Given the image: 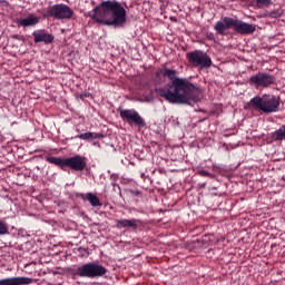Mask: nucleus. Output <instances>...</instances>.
I'll use <instances>...</instances> for the list:
<instances>
[{"instance_id":"obj_1","label":"nucleus","mask_w":285,"mask_h":285,"mask_svg":"<svg viewBox=\"0 0 285 285\" xmlns=\"http://www.w3.org/2000/svg\"><path fill=\"white\" fill-rule=\"evenodd\" d=\"M157 77H167L171 83L157 89L159 97L169 104H183L193 106L204 99V90L188 81L186 78L177 77L179 73L175 69L161 68L157 71Z\"/></svg>"},{"instance_id":"obj_2","label":"nucleus","mask_w":285,"mask_h":285,"mask_svg":"<svg viewBox=\"0 0 285 285\" xmlns=\"http://www.w3.org/2000/svg\"><path fill=\"white\" fill-rule=\"evenodd\" d=\"M89 17L96 23L112 26L114 28H124L127 21L126 8L116 0L101 1L95 9L89 11Z\"/></svg>"},{"instance_id":"obj_3","label":"nucleus","mask_w":285,"mask_h":285,"mask_svg":"<svg viewBox=\"0 0 285 285\" xmlns=\"http://www.w3.org/2000/svg\"><path fill=\"white\" fill-rule=\"evenodd\" d=\"M249 106L253 110L271 115V112H279L281 99L273 95L255 96L250 99Z\"/></svg>"},{"instance_id":"obj_4","label":"nucleus","mask_w":285,"mask_h":285,"mask_svg":"<svg viewBox=\"0 0 285 285\" xmlns=\"http://www.w3.org/2000/svg\"><path fill=\"white\" fill-rule=\"evenodd\" d=\"M46 161L53 164L55 166H59L62 170L68 167L71 170H76V173H81V170L86 168V160H83V157L79 155L69 158L48 156Z\"/></svg>"},{"instance_id":"obj_5","label":"nucleus","mask_w":285,"mask_h":285,"mask_svg":"<svg viewBox=\"0 0 285 285\" xmlns=\"http://www.w3.org/2000/svg\"><path fill=\"white\" fill-rule=\"evenodd\" d=\"M108 273V269L98 263H87L77 268V275L79 277H104Z\"/></svg>"},{"instance_id":"obj_6","label":"nucleus","mask_w":285,"mask_h":285,"mask_svg":"<svg viewBox=\"0 0 285 285\" xmlns=\"http://www.w3.org/2000/svg\"><path fill=\"white\" fill-rule=\"evenodd\" d=\"M275 81H277V78H275L274 75H271L268 72L258 71L257 73L249 77L248 83L252 86V88H271V86H275Z\"/></svg>"},{"instance_id":"obj_7","label":"nucleus","mask_w":285,"mask_h":285,"mask_svg":"<svg viewBox=\"0 0 285 285\" xmlns=\"http://www.w3.org/2000/svg\"><path fill=\"white\" fill-rule=\"evenodd\" d=\"M186 58L188 59L189 63L194 66V68H199L200 70L204 68H210V66H213L210 56L202 50L187 52Z\"/></svg>"},{"instance_id":"obj_8","label":"nucleus","mask_w":285,"mask_h":285,"mask_svg":"<svg viewBox=\"0 0 285 285\" xmlns=\"http://www.w3.org/2000/svg\"><path fill=\"white\" fill-rule=\"evenodd\" d=\"M72 14H75V12L70 7H68L67 4L60 3V4H53L48 7L47 13L45 14V17H52L58 21H63V20L72 19Z\"/></svg>"},{"instance_id":"obj_9","label":"nucleus","mask_w":285,"mask_h":285,"mask_svg":"<svg viewBox=\"0 0 285 285\" xmlns=\"http://www.w3.org/2000/svg\"><path fill=\"white\" fill-rule=\"evenodd\" d=\"M120 117L122 121L128 124L129 126L135 124V126H139L140 128H144L146 126V122H144V118L137 112L135 109H121L120 110Z\"/></svg>"},{"instance_id":"obj_10","label":"nucleus","mask_w":285,"mask_h":285,"mask_svg":"<svg viewBox=\"0 0 285 285\" xmlns=\"http://www.w3.org/2000/svg\"><path fill=\"white\" fill-rule=\"evenodd\" d=\"M232 28H234L235 32H238V35H253V32L257 30V26L244 22L237 19V17L232 18Z\"/></svg>"},{"instance_id":"obj_11","label":"nucleus","mask_w":285,"mask_h":285,"mask_svg":"<svg viewBox=\"0 0 285 285\" xmlns=\"http://www.w3.org/2000/svg\"><path fill=\"white\" fill-rule=\"evenodd\" d=\"M35 43H52L55 36L46 30H37L32 33Z\"/></svg>"},{"instance_id":"obj_12","label":"nucleus","mask_w":285,"mask_h":285,"mask_svg":"<svg viewBox=\"0 0 285 285\" xmlns=\"http://www.w3.org/2000/svg\"><path fill=\"white\" fill-rule=\"evenodd\" d=\"M32 284V278L30 277H9L0 279V285H28Z\"/></svg>"},{"instance_id":"obj_13","label":"nucleus","mask_w":285,"mask_h":285,"mask_svg":"<svg viewBox=\"0 0 285 285\" xmlns=\"http://www.w3.org/2000/svg\"><path fill=\"white\" fill-rule=\"evenodd\" d=\"M229 28H233V18L230 17H224L223 21H217L214 26L217 35H224L225 30H229Z\"/></svg>"},{"instance_id":"obj_14","label":"nucleus","mask_w":285,"mask_h":285,"mask_svg":"<svg viewBox=\"0 0 285 285\" xmlns=\"http://www.w3.org/2000/svg\"><path fill=\"white\" fill-rule=\"evenodd\" d=\"M39 20H40L39 17H37L33 13H31V14H29L26 18L17 19V23L21 28H32V26H37V23H39Z\"/></svg>"},{"instance_id":"obj_15","label":"nucleus","mask_w":285,"mask_h":285,"mask_svg":"<svg viewBox=\"0 0 285 285\" xmlns=\"http://www.w3.org/2000/svg\"><path fill=\"white\" fill-rule=\"evenodd\" d=\"M137 224H139V219H118L116 220V228H134L137 229Z\"/></svg>"},{"instance_id":"obj_16","label":"nucleus","mask_w":285,"mask_h":285,"mask_svg":"<svg viewBox=\"0 0 285 285\" xmlns=\"http://www.w3.org/2000/svg\"><path fill=\"white\" fill-rule=\"evenodd\" d=\"M102 137H104V134L87 131L85 134H80L76 136V139H82L83 141H88L89 139H101Z\"/></svg>"},{"instance_id":"obj_17","label":"nucleus","mask_w":285,"mask_h":285,"mask_svg":"<svg viewBox=\"0 0 285 285\" xmlns=\"http://www.w3.org/2000/svg\"><path fill=\"white\" fill-rule=\"evenodd\" d=\"M86 199L89 202L90 206H94V208H97V206H101V202L97 197V195L92 193H87L86 194Z\"/></svg>"},{"instance_id":"obj_18","label":"nucleus","mask_w":285,"mask_h":285,"mask_svg":"<svg viewBox=\"0 0 285 285\" xmlns=\"http://www.w3.org/2000/svg\"><path fill=\"white\" fill-rule=\"evenodd\" d=\"M275 137L277 141H282L285 139V125H282L279 129L275 131Z\"/></svg>"},{"instance_id":"obj_19","label":"nucleus","mask_w":285,"mask_h":285,"mask_svg":"<svg viewBox=\"0 0 285 285\" xmlns=\"http://www.w3.org/2000/svg\"><path fill=\"white\" fill-rule=\"evenodd\" d=\"M257 8H268V6H273V0H256Z\"/></svg>"},{"instance_id":"obj_20","label":"nucleus","mask_w":285,"mask_h":285,"mask_svg":"<svg viewBox=\"0 0 285 285\" xmlns=\"http://www.w3.org/2000/svg\"><path fill=\"white\" fill-rule=\"evenodd\" d=\"M0 235H8V225L3 222H0Z\"/></svg>"},{"instance_id":"obj_21","label":"nucleus","mask_w":285,"mask_h":285,"mask_svg":"<svg viewBox=\"0 0 285 285\" xmlns=\"http://www.w3.org/2000/svg\"><path fill=\"white\" fill-rule=\"evenodd\" d=\"M268 17H271L272 19H278V17H282V13H279V11H271L268 13Z\"/></svg>"},{"instance_id":"obj_22","label":"nucleus","mask_w":285,"mask_h":285,"mask_svg":"<svg viewBox=\"0 0 285 285\" xmlns=\"http://www.w3.org/2000/svg\"><path fill=\"white\" fill-rule=\"evenodd\" d=\"M198 173H199V175H200L202 177H210V173H208V171H206V170H199Z\"/></svg>"},{"instance_id":"obj_23","label":"nucleus","mask_w":285,"mask_h":285,"mask_svg":"<svg viewBox=\"0 0 285 285\" xmlns=\"http://www.w3.org/2000/svg\"><path fill=\"white\" fill-rule=\"evenodd\" d=\"M81 97H88V94H82Z\"/></svg>"}]
</instances>
